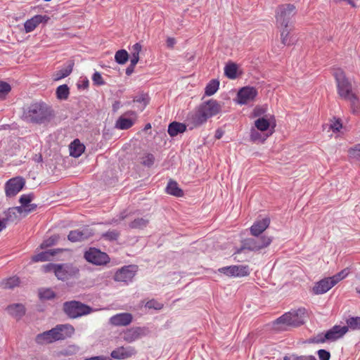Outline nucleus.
Returning <instances> with one entry per match:
<instances>
[{"label":"nucleus","instance_id":"f257e3e1","mask_svg":"<svg viewBox=\"0 0 360 360\" xmlns=\"http://www.w3.org/2000/svg\"><path fill=\"white\" fill-rule=\"evenodd\" d=\"M53 117L51 108L44 102L32 103L24 108L22 117L29 122L43 124Z\"/></svg>","mask_w":360,"mask_h":360},{"label":"nucleus","instance_id":"f03ea898","mask_svg":"<svg viewBox=\"0 0 360 360\" xmlns=\"http://www.w3.org/2000/svg\"><path fill=\"white\" fill-rule=\"evenodd\" d=\"M75 332L70 324H58L53 328L38 334L35 342L39 345H46L70 338Z\"/></svg>","mask_w":360,"mask_h":360},{"label":"nucleus","instance_id":"7ed1b4c3","mask_svg":"<svg viewBox=\"0 0 360 360\" xmlns=\"http://www.w3.org/2000/svg\"><path fill=\"white\" fill-rule=\"evenodd\" d=\"M272 237L262 235L248 238L242 240V245L236 253H240L243 250L249 251L257 252L262 249L267 248L272 242Z\"/></svg>","mask_w":360,"mask_h":360},{"label":"nucleus","instance_id":"20e7f679","mask_svg":"<svg viewBox=\"0 0 360 360\" xmlns=\"http://www.w3.org/2000/svg\"><path fill=\"white\" fill-rule=\"evenodd\" d=\"M63 311L70 319H77L91 314L94 309L79 301H69L63 303Z\"/></svg>","mask_w":360,"mask_h":360},{"label":"nucleus","instance_id":"39448f33","mask_svg":"<svg viewBox=\"0 0 360 360\" xmlns=\"http://www.w3.org/2000/svg\"><path fill=\"white\" fill-rule=\"evenodd\" d=\"M307 311L304 308H299L295 310H291L278 318L276 323H283L290 326H300L304 324L305 321Z\"/></svg>","mask_w":360,"mask_h":360},{"label":"nucleus","instance_id":"423d86ee","mask_svg":"<svg viewBox=\"0 0 360 360\" xmlns=\"http://www.w3.org/2000/svg\"><path fill=\"white\" fill-rule=\"evenodd\" d=\"M296 13V8L293 4L279 6L276 11V20L278 27L288 28L292 22V18Z\"/></svg>","mask_w":360,"mask_h":360},{"label":"nucleus","instance_id":"0eeeda50","mask_svg":"<svg viewBox=\"0 0 360 360\" xmlns=\"http://www.w3.org/2000/svg\"><path fill=\"white\" fill-rule=\"evenodd\" d=\"M333 75L337 83L338 94L342 98L345 99L354 94L352 85L342 70H335Z\"/></svg>","mask_w":360,"mask_h":360},{"label":"nucleus","instance_id":"6e6552de","mask_svg":"<svg viewBox=\"0 0 360 360\" xmlns=\"http://www.w3.org/2000/svg\"><path fill=\"white\" fill-rule=\"evenodd\" d=\"M137 270L138 266L136 265L124 266L115 272L114 280L117 282L122 283L124 285H128L132 282Z\"/></svg>","mask_w":360,"mask_h":360},{"label":"nucleus","instance_id":"1a4fd4ad","mask_svg":"<svg viewBox=\"0 0 360 360\" xmlns=\"http://www.w3.org/2000/svg\"><path fill=\"white\" fill-rule=\"evenodd\" d=\"M79 274V269L72 264H57L55 276L59 280L65 281Z\"/></svg>","mask_w":360,"mask_h":360},{"label":"nucleus","instance_id":"9d476101","mask_svg":"<svg viewBox=\"0 0 360 360\" xmlns=\"http://www.w3.org/2000/svg\"><path fill=\"white\" fill-rule=\"evenodd\" d=\"M149 333L150 330L146 327H132L123 331L122 338L125 342L131 343L148 335Z\"/></svg>","mask_w":360,"mask_h":360},{"label":"nucleus","instance_id":"9b49d317","mask_svg":"<svg viewBox=\"0 0 360 360\" xmlns=\"http://www.w3.org/2000/svg\"><path fill=\"white\" fill-rule=\"evenodd\" d=\"M84 258L96 265H105L110 262L108 255L96 248H90L84 253Z\"/></svg>","mask_w":360,"mask_h":360},{"label":"nucleus","instance_id":"f8f14e48","mask_svg":"<svg viewBox=\"0 0 360 360\" xmlns=\"http://www.w3.org/2000/svg\"><path fill=\"white\" fill-rule=\"evenodd\" d=\"M207 120L205 113L198 107L188 114L186 122L189 129L192 130L205 123Z\"/></svg>","mask_w":360,"mask_h":360},{"label":"nucleus","instance_id":"ddd939ff","mask_svg":"<svg viewBox=\"0 0 360 360\" xmlns=\"http://www.w3.org/2000/svg\"><path fill=\"white\" fill-rule=\"evenodd\" d=\"M25 181L22 177L9 179L5 185V193L7 197L16 195L25 186Z\"/></svg>","mask_w":360,"mask_h":360},{"label":"nucleus","instance_id":"4468645a","mask_svg":"<svg viewBox=\"0 0 360 360\" xmlns=\"http://www.w3.org/2000/svg\"><path fill=\"white\" fill-rule=\"evenodd\" d=\"M94 232L92 229H89V227H83L81 229L70 231L69 234L68 235V239L72 243L80 242L88 239L92 236Z\"/></svg>","mask_w":360,"mask_h":360},{"label":"nucleus","instance_id":"2eb2a0df","mask_svg":"<svg viewBox=\"0 0 360 360\" xmlns=\"http://www.w3.org/2000/svg\"><path fill=\"white\" fill-rule=\"evenodd\" d=\"M257 95V91L252 86L243 87L238 93L237 98L238 103L245 105L253 101Z\"/></svg>","mask_w":360,"mask_h":360},{"label":"nucleus","instance_id":"dca6fc26","mask_svg":"<svg viewBox=\"0 0 360 360\" xmlns=\"http://www.w3.org/2000/svg\"><path fill=\"white\" fill-rule=\"evenodd\" d=\"M199 108L205 113L207 119L217 115L221 111V105L213 99L204 102L199 106Z\"/></svg>","mask_w":360,"mask_h":360},{"label":"nucleus","instance_id":"f3484780","mask_svg":"<svg viewBox=\"0 0 360 360\" xmlns=\"http://www.w3.org/2000/svg\"><path fill=\"white\" fill-rule=\"evenodd\" d=\"M136 349L131 346L120 347L112 350L110 353V358L122 360L129 358L136 354Z\"/></svg>","mask_w":360,"mask_h":360},{"label":"nucleus","instance_id":"a211bd4d","mask_svg":"<svg viewBox=\"0 0 360 360\" xmlns=\"http://www.w3.org/2000/svg\"><path fill=\"white\" fill-rule=\"evenodd\" d=\"M133 321V316L130 313L124 312L117 314L110 319V323L115 326H127Z\"/></svg>","mask_w":360,"mask_h":360},{"label":"nucleus","instance_id":"6ab92c4d","mask_svg":"<svg viewBox=\"0 0 360 360\" xmlns=\"http://www.w3.org/2000/svg\"><path fill=\"white\" fill-rule=\"evenodd\" d=\"M49 20V17L47 15H36L33 16L24 23L25 32L29 33L34 31L40 23L46 22Z\"/></svg>","mask_w":360,"mask_h":360},{"label":"nucleus","instance_id":"aec40b11","mask_svg":"<svg viewBox=\"0 0 360 360\" xmlns=\"http://www.w3.org/2000/svg\"><path fill=\"white\" fill-rule=\"evenodd\" d=\"M347 331V326L336 325L325 333V338L328 339V342H333L341 338Z\"/></svg>","mask_w":360,"mask_h":360},{"label":"nucleus","instance_id":"412c9836","mask_svg":"<svg viewBox=\"0 0 360 360\" xmlns=\"http://www.w3.org/2000/svg\"><path fill=\"white\" fill-rule=\"evenodd\" d=\"M333 286L334 283L330 279V277L325 278L315 283L312 291L315 295H321L328 292Z\"/></svg>","mask_w":360,"mask_h":360},{"label":"nucleus","instance_id":"4be33fe9","mask_svg":"<svg viewBox=\"0 0 360 360\" xmlns=\"http://www.w3.org/2000/svg\"><path fill=\"white\" fill-rule=\"evenodd\" d=\"M270 219L268 217L256 221L250 228L252 236H262V233L269 227Z\"/></svg>","mask_w":360,"mask_h":360},{"label":"nucleus","instance_id":"5701e85b","mask_svg":"<svg viewBox=\"0 0 360 360\" xmlns=\"http://www.w3.org/2000/svg\"><path fill=\"white\" fill-rule=\"evenodd\" d=\"M187 123L183 124L177 122H173L168 126L167 132L172 137L177 136L179 134L183 133L186 130Z\"/></svg>","mask_w":360,"mask_h":360},{"label":"nucleus","instance_id":"b1692460","mask_svg":"<svg viewBox=\"0 0 360 360\" xmlns=\"http://www.w3.org/2000/svg\"><path fill=\"white\" fill-rule=\"evenodd\" d=\"M74 66V62L73 61H68L67 65L65 68H61L60 70L56 71L53 75V79L55 81L60 80L61 79H63L68 75H70V73L72 71Z\"/></svg>","mask_w":360,"mask_h":360},{"label":"nucleus","instance_id":"393cba45","mask_svg":"<svg viewBox=\"0 0 360 360\" xmlns=\"http://www.w3.org/2000/svg\"><path fill=\"white\" fill-rule=\"evenodd\" d=\"M70 155L75 158L79 157L84 151L85 146L79 139L74 140L70 145Z\"/></svg>","mask_w":360,"mask_h":360},{"label":"nucleus","instance_id":"a878e982","mask_svg":"<svg viewBox=\"0 0 360 360\" xmlns=\"http://www.w3.org/2000/svg\"><path fill=\"white\" fill-rule=\"evenodd\" d=\"M9 314L15 317L21 318L25 313V307L22 304H13L7 307Z\"/></svg>","mask_w":360,"mask_h":360},{"label":"nucleus","instance_id":"bb28decb","mask_svg":"<svg viewBox=\"0 0 360 360\" xmlns=\"http://www.w3.org/2000/svg\"><path fill=\"white\" fill-rule=\"evenodd\" d=\"M166 192L168 194L176 197H181L184 195L183 191L179 187L178 184L172 180H170L166 187Z\"/></svg>","mask_w":360,"mask_h":360},{"label":"nucleus","instance_id":"cd10ccee","mask_svg":"<svg viewBox=\"0 0 360 360\" xmlns=\"http://www.w3.org/2000/svg\"><path fill=\"white\" fill-rule=\"evenodd\" d=\"M345 100L349 102L351 111L353 114L360 112V99L354 93L345 98Z\"/></svg>","mask_w":360,"mask_h":360},{"label":"nucleus","instance_id":"c85d7f7f","mask_svg":"<svg viewBox=\"0 0 360 360\" xmlns=\"http://www.w3.org/2000/svg\"><path fill=\"white\" fill-rule=\"evenodd\" d=\"M134 124V121L132 119L121 116L117 120L115 126L117 129L124 130L131 128Z\"/></svg>","mask_w":360,"mask_h":360},{"label":"nucleus","instance_id":"c756f323","mask_svg":"<svg viewBox=\"0 0 360 360\" xmlns=\"http://www.w3.org/2000/svg\"><path fill=\"white\" fill-rule=\"evenodd\" d=\"M269 136V134H262L257 129H250V140L254 143H264Z\"/></svg>","mask_w":360,"mask_h":360},{"label":"nucleus","instance_id":"7c9ffc66","mask_svg":"<svg viewBox=\"0 0 360 360\" xmlns=\"http://www.w3.org/2000/svg\"><path fill=\"white\" fill-rule=\"evenodd\" d=\"M56 252L48 250L39 252L32 257V261L34 262L48 261L55 255Z\"/></svg>","mask_w":360,"mask_h":360},{"label":"nucleus","instance_id":"2f4dec72","mask_svg":"<svg viewBox=\"0 0 360 360\" xmlns=\"http://www.w3.org/2000/svg\"><path fill=\"white\" fill-rule=\"evenodd\" d=\"M132 102L139 103V105L138 106V108L141 111H143L146 107V105L148 104L149 98L147 94H141L140 95L134 96Z\"/></svg>","mask_w":360,"mask_h":360},{"label":"nucleus","instance_id":"473e14b6","mask_svg":"<svg viewBox=\"0 0 360 360\" xmlns=\"http://www.w3.org/2000/svg\"><path fill=\"white\" fill-rule=\"evenodd\" d=\"M238 67L233 63H229L226 65L224 68L225 75L231 79H234L237 77Z\"/></svg>","mask_w":360,"mask_h":360},{"label":"nucleus","instance_id":"72a5a7b5","mask_svg":"<svg viewBox=\"0 0 360 360\" xmlns=\"http://www.w3.org/2000/svg\"><path fill=\"white\" fill-rule=\"evenodd\" d=\"M233 277H243L249 275L250 271L248 265H233Z\"/></svg>","mask_w":360,"mask_h":360},{"label":"nucleus","instance_id":"f704fd0d","mask_svg":"<svg viewBox=\"0 0 360 360\" xmlns=\"http://www.w3.org/2000/svg\"><path fill=\"white\" fill-rule=\"evenodd\" d=\"M270 125V121L265 117H259L255 121L256 129L260 131H266Z\"/></svg>","mask_w":360,"mask_h":360},{"label":"nucleus","instance_id":"c9c22d12","mask_svg":"<svg viewBox=\"0 0 360 360\" xmlns=\"http://www.w3.org/2000/svg\"><path fill=\"white\" fill-rule=\"evenodd\" d=\"M219 82L217 79H212L205 86V94L207 96L214 94L219 89Z\"/></svg>","mask_w":360,"mask_h":360},{"label":"nucleus","instance_id":"e433bc0d","mask_svg":"<svg viewBox=\"0 0 360 360\" xmlns=\"http://www.w3.org/2000/svg\"><path fill=\"white\" fill-rule=\"evenodd\" d=\"M18 218V215L12 207H10L4 212V217L2 219L8 224V223L15 221Z\"/></svg>","mask_w":360,"mask_h":360},{"label":"nucleus","instance_id":"4c0bfd02","mask_svg":"<svg viewBox=\"0 0 360 360\" xmlns=\"http://www.w3.org/2000/svg\"><path fill=\"white\" fill-rule=\"evenodd\" d=\"M70 94V89L67 84H63L56 89V96L60 100L68 99Z\"/></svg>","mask_w":360,"mask_h":360},{"label":"nucleus","instance_id":"58836bf2","mask_svg":"<svg viewBox=\"0 0 360 360\" xmlns=\"http://www.w3.org/2000/svg\"><path fill=\"white\" fill-rule=\"evenodd\" d=\"M129 59V53L124 49L117 51L115 54V60L120 65L126 63Z\"/></svg>","mask_w":360,"mask_h":360},{"label":"nucleus","instance_id":"ea45409f","mask_svg":"<svg viewBox=\"0 0 360 360\" xmlns=\"http://www.w3.org/2000/svg\"><path fill=\"white\" fill-rule=\"evenodd\" d=\"M20 283V279L17 276L10 277L6 280H4L2 283V285L4 288L6 289H12L16 286H18Z\"/></svg>","mask_w":360,"mask_h":360},{"label":"nucleus","instance_id":"a19ab883","mask_svg":"<svg viewBox=\"0 0 360 360\" xmlns=\"http://www.w3.org/2000/svg\"><path fill=\"white\" fill-rule=\"evenodd\" d=\"M39 297L40 300H50L56 297V294L52 290L49 288L41 289L39 291Z\"/></svg>","mask_w":360,"mask_h":360},{"label":"nucleus","instance_id":"79ce46f5","mask_svg":"<svg viewBox=\"0 0 360 360\" xmlns=\"http://www.w3.org/2000/svg\"><path fill=\"white\" fill-rule=\"evenodd\" d=\"M347 327L352 330H360V316L350 317L347 319Z\"/></svg>","mask_w":360,"mask_h":360},{"label":"nucleus","instance_id":"37998d69","mask_svg":"<svg viewBox=\"0 0 360 360\" xmlns=\"http://www.w3.org/2000/svg\"><path fill=\"white\" fill-rule=\"evenodd\" d=\"M148 224V220L144 218H137L132 221L129 227L131 229H143Z\"/></svg>","mask_w":360,"mask_h":360},{"label":"nucleus","instance_id":"c03bdc74","mask_svg":"<svg viewBox=\"0 0 360 360\" xmlns=\"http://www.w3.org/2000/svg\"><path fill=\"white\" fill-rule=\"evenodd\" d=\"M348 154L350 158L360 162V143L350 148Z\"/></svg>","mask_w":360,"mask_h":360},{"label":"nucleus","instance_id":"a18cd8bd","mask_svg":"<svg viewBox=\"0 0 360 360\" xmlns=\"http://www.w3.org/2000/svg\"><path fill=\"white\" fill-rule=\"evenodd\" d=\"M155 156L151 153H146L141 158V163L148 167H151L155 162Z\"/></svg>","mask_w":360,"mask_h":360},{"label":"nucleus","instance_id":"49530a36","mask_svg":"<svg viewBox=\"0 0 360 360\" xmlns=\"http://www.w3.org/2000/svg\"><path fill=\"white\" fill-rule=\"evenodd\" d=\"M120 235V233L118 231L110 230L108 231H106L105 233H103L102 234V237L107 240L114 241V240H117L118 239Z\"/></svg>","mask_w":360,"mask_h":360},{"label":"nucleus","instance_id":"de8ad7c7","mask_svg":"<svg viewBox=\"0 0 360 360\" xmlns=\"http://www.w3.org/2000/svg\"><path fill=\"white\" fill-rule=\"evenodd\" d=\"M59 240V236L58 235H53L49 237V238L44 240L43 243L41 244L40 247L41 248H46L48 247L53 246L56 245Z\"/></svg>","mask_w":360,"mask_h":360},{"label":"nucleus","instance_id":"09e8293b","mask_svg":"<svg viewBox=\"0 0 360 360\" xmlns=\"http://www.w3.org/2000/svg\"><path fill=\"white\" fill-rule=\"evenodd\" d=\"M349 273V270L348 269H345L342 270L340 272L336 274L332 277H330V279L334 283V285L337 284L339 281L345 278Z\"/></svg>","mask_w":360,"mask_h":360},{"label":"nucleus","instance_id":"8fccbe9b","mask_svg":"<svg viewBox=\"0 0 360 360\" xmlns=\"http://www.w3.org/2000/svg\"><path fill=\"white\" fill-rule=\"evenodd\" d=\"M281 29V41L282 43L284 44V45H287V46H289L292 44V41L290 40V39L288 37V35H289V30H288V28H284V27H280Z\"/></svg>","mask_w":360,"mask_h":360},{"label":"nucleus","instance_id":"3c124183","mask_svg":"<svg viewBox=\"0 0 360 360\" xmlns=\"http://www.w3.org/2000/svg\"><path fill=\"white\" fill-rule=\"evenodd\" d=\"M34 198L33 193L23 194L20 197L19 202L22 205H28Z\"/></svg>","mask_w":360,"mask_h":360},{"label":"nucleus","instance_id":"603ef678","mask_svg":"<svg viewBox=\"0 0 360 360\" xmlns=\"http://www.w3.org/2000/svg\"><path fill=\"white\" fill-rule=\"evenodd\" d=\"M146 307L148 309H153L156 310H160L163 307V304L155 300H151L148 301L146 303Z\"/></svg>","mask_w":360,"mask_h":360},{"label":"nucleus","instance_id":"864d4df0","mask_svg":"<svg viewBox=\"0 0 360 360\" xmlns=\"http://www.w3.org/2000/svg\"><path fill=\"white\" fill-rule=\"evenodd\" d=\"M233 265H231V266H224V267L219 268L217 271H218V272L223 274L226 275V276L233 277Z\"/></svg>","mask_w":360,"mask_h":360},{"label":"nucleus","instance_id":"5fc2aeb1","mask_svg":"<svg viewBox=\"0 0 360 360\" xmlns=\"http://www.w3.org/2000/svg\"><path fill=\"white\" fill-rule=\"evenodd\" d=\"M92 80L94 84L98 86L103 85L105 83L101 75L98 72H95L94 73L92 76Z\"/></svg>","mask_w":360,"mask_h":360},{"label":"nucleus","instance_id":"6e6d98bb","mask_svg":"<svg viewBox=\"0 0 360 360\" xmlns=\"http://www.w3.org/2000/svg\"><path fill=\"white\" fill-rule=\"evenodd\" d=\"M326 342H328V339L325 338V333H320L312 339V342L316 344L324 343Z\"/></svg>","mask_w":360,"mask_h":360},{"label":"nucleus","instance_id":"4d7b16f0","mask_svg":"<svg viewBox=\"0 0 360 360\" xmlns=\"http://www.w3.org/2000/svg\"><path fill=\"white\" fill-rule=\"evenodd\" d=\"M317 354L319 356V360H329L330 358V353L323 349L318 350Z\"/></svg>","mask_w":360,"mask_h":360},{"label":"nucleus","instance_id":"13d9d810","mask_svg":"<svg viewBox=\"0 0 360 360\" xmlns=\"http://www.w3.org/2000/svg\"><path fill=\"white\" fill-rule=\"evenodd\" d=\"M11 90L9 84L6 82L0 81V94H7Z\"/></svg>","mask_w":360,"mask_h":360},{"label":"nucleus","instance_id":"bf43d9fd","mask_svg":"<svg viewBox=\"0 0 360 360\" xmlns=\"http://www.w3.org/2000/svg\"><path fill=\"white\" fill-rule=\"evenodd\" d=\"M142 46L140 43H136L133 45L131 49V56H135L136 57H139V53L141 51Z\"/></svg>","mask_w":360,"mask_h":360},{"label":"nucleus","instance_id":"052dcab7","mask_svg":"<svg viewBox=\"0 0 360 360\" xmlns=\"http://www.w3.org/2000/svg\"><path fill=\"white\" fill-rule=\"evenodd\" d=\"M266 112V108L262 106H256L253 110L254 117H260Z\"/></svg>","mask_w":360,"mask_h":360},{"label":"nucleus","instance_id":"680f3d73","mask_svg":"<svg viewBox=\"0 0 360 360\" xmlns=\"http://www.w3.org/2000/svg\"><path fill=\"white\" fill-rule=\"evenodd\" d=\"M57 267V264L49 263L43 266L45 272H53L56 274V269Z\"/></svg>","mask_w":360,"mask_h":360},{"label":"nucleus","instance_id":"e2e57ef3","mask_svg":"<svg viewBox=\"0 0 360 360\" xmlns=\"http://www.w3.org/2000/svg\"><path fill=\"white\" fill-rule=\"evenodd\" d=\"M342 123L340 120L335 121L333 124L330 125V128L333 129V131H339L340 129L342 128Z\"/></svg>","mask_w":360,"mask_h":360},{"label":"nucleus","instance_id":"0e129e2a","mask_svg":"<svg viewBox=\"0 0 360 360\" xmlns=\"http://www.w3.org/2000/svg\"><path fill=\"white\" fill-rule=\"evenodd\" d=\"M89 86V80L85 78L77 83V88L85 89Z\"/></svg>","mask_w":360,"mask_h":360},{"label":"nucleus","instance_id":"69168bd1","mask_svg":"<svg viewBox=\"0 0 360 360\" xmlns=\"http://www.w3.org/2000/svg\"><path fill=\"white\" fill-rule=\"evenodd\" d=\"M37 207L36 204L30 203L28 205L25 206V214H27L33 211H34Z\"/></svg>","mask_w":360,"mask_h":360},{"label":"nucleus","instance_id":"338daca9","mask_svg":"<svg viewBox=\"0 0 360 360\" xmlns=\"http://www.w3.org/2000/svg\"><path fill=\"white\" fill-rule=\"evenodd\" d=\"M84 360H112V359L105 356H96L90 358H86Z\"/></svg>","mask_w":360,"mask_h":360},{"label":"nucleus","instance_id":"774afa93","mask_svg":"<svg viewBox=\"0 0 360 360\" xmlns=\"http://www.w3.org/2000/svg\"><path fill=\"white\" fill-rule=\"evenodd\" d=\"M293 360H316L312 355L296 356Z\"/></svg>","mask_w":360,"mask_h":360}]
</instances>
